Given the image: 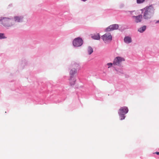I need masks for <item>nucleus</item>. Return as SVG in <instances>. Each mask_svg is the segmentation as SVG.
<instances>
[{
  "label": "nucleus",
  "instance_id": "18",
  "mask_svg": "<svg viewBox=\"0 0 159 159\" xmlns=\"http://www.w3.org/2000/svg\"><path fill=\"white\" fill-rule=\"evenodd\" d=\"M145 0H136L137 3L138 4H141L144 2Z\"/></svg>",
  "mask_w": 159,
  "mask_h": 159
},
{
  "label": "nucleus",
  "instance_id": "19",
  "mask_svg": "<svg viewBox=\"0 0 159 159\" xmlns=\"http://www.w3.org/2000/svg\"><path fill=\"white\" fill-rule=\"evenodd\" d=\"M114 60H125V59L123 58L118 56L116 57Z\"/></svg>",
  "mask_w": 159,
  "mask_h": 159
},
{
  "label": "nucleus",
  "instance_id": "9",
  "mask_svg": "<svg viewBox=\"0 0 159 159\" xmlns=\"http://www.w3.org/2000/svg\"><path fill=\"white\" fill-rule=\"evenodd\" d=\"M76 79L75 76H70L69 79V83L70 86L74 85L75 83Z\"/></svg>",
  "mask_w": 159,
  "mask_h": 159
},
{
  "label": "nucleus",
  "instance_id": "16",
  "mask_svg": "<svg viewBox=\"0 0 159 159\" xmlns=\"http://www.w3.org/2000/svg\"><path fill=\"white\" fill-rule=\"evenodd\" d=\"M7 37L5 35V34L3 33H0V39H6Z\"/></svg>",
  "mask_w": 159,
  "mask_h": 159
},
{
  "label": "nucleus",
  "instance_id": "17",
  "mask_svg": "<svg viewBox=\"0 0 159 159\" xmlns=\"http://www.w3.org/2000/svg\"><path fill=\"white\" fill-rule=\"evenodd\" d=\"M120 117V120H123V119H124L125 117V115L124 114H119Z\"/></svg>",
  "mask_w": 159,
  "mask_h": 159
},
{
  "label": "nucleus",
  "instance_id": "23",
  "mask_svg": "<svg viewBox=\"0 0 159 159\" xmlns=\"http://www.w3.org/2000/svg\"><path fill=\"white\" fill-rule=\"evenodd\" d=\"M155 23L156 24H157V23H159V20H157Z\"/></svg>",
  "mask_w": 159,
  "mask_h": 159
},
{
  "label": "nucleus",
  "instance_id": "3",
  "mask_svg": "<svg viewBox=\"0 0 159 159\" xmlns=\"http://www.w3.org/2000/svg\"><path fill=\"white\" fill-rule=\"evenodd\" d=\"M84 43L82 38L80 37L75 38L72 41V45L75 48L81 46Z\"/></svg>",
  "mask_w": 159,
  "mask_h": 159
},
{
  "label": "nucleus",
  "instance_id": "24",
  "mask_svg": "<svg viewBox=\"0 0 159 159\" xmlns=\"http://www.w3.org/2000/svg\"><path fill=\"white\" fill-rule=\"evenodd\" d=\"M80 0L82 1H83V2H85V1H87V0Z\"/></svg>",
  "mask_w": 159,
  "mask_h": 159
},
{
  "label": "nucleus",
  "instance_id": "20",
  "mask_svg": "<svg viewBox=\"0 0 159 159\" xmlns=\"http://www.w3.org/2000/svg\"><path fill=\"white\" fill-rule=\"evenodd\" d=\"M122 12H123L124 13H125L126 14H128L130 12L131 13H132L133 11H121Z\"/></svg>",
  "mask_w": 159,
  "mask_h": 159
},
{
  "label": "nucleus",
  "instance_id": "5",
  "mask_svg": "<svg viewBox=\"0 0 159 159\" xmlns=\"http://www.w3.org/2000/svg\"><path fill=\"white\" fill-rule=\"evenodd\" d=\"M108 35L106 33L102 36V39L104 41L109 40L111 41L112 39V36L110 33H109Z\"/></svg>",
  "mask_w": 159,
  "mask_h": 159
},
{
  "label": "nucleus",
  "instance_id": "13",
  "mask_svg": "<svg viewBox=\"0 0 159 159\" xmlns=\"http://www.w3.org/2000/svg\"><path fill=\"white\" fill-rule=\"evenodd\" d=\"M147 29V26L144 25L138 28V31L140 33H143Z\"/></svg>",
  "mask_w": 159,
  "mask_h": 159
},
{
  "label": "nucleus",
  "instance_id": "7",
  "mask_svg": "<svg viewBox=\"0 0 159 159\" xmlns=\"http://www.w3.org/2000/svg\"><path fill=\"white\" fill-rule=\"evenodd\" d=\"M133 17L135 18V22L136 23H138L139 22H141L142 21V20L143 18V15L142 14L139 15L137 16H134Z\"/></svg>",
  "mask_w": 159,
  "mask_h": 159
},
{
  "label": "nucleus",
  "instance_id": "21",
  "mask_svg": "<svg viewBox=\"0 0 159 159\" xmlns=\"http://www.w3.org/2000/svg\"><path fill=\"white\" fill-rule=\"evenodd\" d=\"M124 7V5L123 3H121L120 4L119 7L120 8H121Z\"/></svg>",
  "mask_w": 159,
  "mask_h": 159
},
{
  "label": "nucleus",
  "instance_id": "25",
  "mask_svg": "<svg viewBox=\"0 0 159 159\" xmlns=\"http://www.w3.org/2000/svg\"><path fill=\"white\" fill-rule=\"evenodd\" d=\"M12 6V4H10L9 5V6Z\"/></svg>",
  "mask_w": 159,
  "mask_h": 159
},
{
  "label": "nucleus",
  "instance_id": "4",
  "mask_svg": "<svg viewBox=\"0 0 159 159\" xmlns=\"http://www.w3.org/2000/svg\"><path fill=\"white\" fill-rule=\"evenodd\" d=\"M119 25L117 24H114L111 25L106 28L105 31L106 32H109L118 29Z\"/></svg>",
  "mask_w": 159,
  "mask_h": 159
},
{
  "label": "nucleus",
  "instance_id": "14",
  "mask_svg": "<svg viewBox=\"0 0 159 159\" xmlns=\"http://www.w3.org/2000/svg\"><path fill=\"white\" fill-rule=\"evenodd\" d=\"M23 17L21 16H15L14 17V20L16 22H22Z\"/></svg>",
  "mask_w": 159,
  "mask_h": 159
},
{
  "label": "nucleus",
  "instance_id": "11",
  "mask_svg": "<svg viewBox=\"0 0 159 159\" xmlns=\"http://www.w3.org/2000/svg\"><path fill=\"white\" fill-rule=\"evenodd\" d=\"M121 61L122 60H114L113 64L111 63H107V65L109 66V67L111 66L112 64L114 66H118L120 65Z\"/></svg>",
  "mask_w": 159,
  "mask_h": 159
},
{
  "label": "nucleus",
  "instance_id": "8",
  "mask_svg": "<svg viewBox=\"0 0 159 159\" xmlns=\"http://www.w3.org/2000/svg\"><path fill=\"white\" fill-rule=\"evenodd\" d=\"M74 66H72V67L70 70L69 74L70 76H74L75 74L77 72V69L73 67Z\"/></svg>",
  "mask_w": 159,
  "mask_h": 159
},
{
  "label": "nucleus",
  "instance_id": "1",
  "mask_svg": "<svg viewBox=\"0 0 159 159\" xmlns=\"http://www.w3.org/2000/svg\"><path fill=\"white\" fill-rule=\"evenodd\" d=\"M155 10L152 5L147 6L141 9V14H143V18L146 20L150 19L154 14Z\"/></svg>",
  "mask_w": 159,
  "mask_h": 159
},
{
  "label": "nucleus",
  "instance_id": "15",
  "mask_svg": "<svg viewBox=\"0 0 159 159\" xmlns=\"http://www.w3.org/2000/svg\"><path fill=\"white\" fill-rule=\"evenodd\" d=\"M87 51L89 55L91 54L93 52V49L90 46H89L88 47Z\"/></svg>",
  "mask_w": 159,
  "mask_h": 159
},
{
  "label": "nucleus",
  "instance_id": "6",
  "mask_svg": "<svg viewBox=\"0 0 159 159\" xmlns=\"http://www.w3.org/2000/svg\"><path fill=\"white\" fill-rule=\"evenodd\" d=\"M128 111L127 107H122L119 109L118 114H125L128 112Z\"/></svg>",
  "mask_w": 159,
  "mask_h": 159
},
{
  "label": "nucleus",
  "instance_id": "2",
  "mask_svg": "<svg viewBox=\"0 0 159 159\" xmlns=\"http://www.w3.org/2000/svg\"><path fill=\"white\" fill-rule=\"evenodd\" d=\"M11 18L6 17H0V22H1V24L3 26L6 27L7 29H9L13 26L14 24V22L12 21H10Z\"/></svg>",
  "mask_w": 159,
  "mask_h": 159
},
{
  "label": "nucleus",
  "instance_id": "12",
  "mask_svg": "<svg viewBox=\"0 0 159 159\" xmlns=\"http://www.w3.org/2000/svg\"><path fill=\"white\" fill-rule=\"evenodd\" d=\"M91 38L93 39L98 40L100 39V35L99 33L94 34L91 36Z\"/></svg>",
  "mask_w": 159,
  "mask_h": 159
},
{
  "label": "nucleus",
  "instance_id": "10",
  "mask_svg": "<svg viewBox=\"0 0 159 159\" xmlns=\"http://www.w3.org/2000/svg\"><path fill=\"white\" fill-rule=\"evenodd\" d=\"M124 41L125 43L129 44L132 42V39L129 36H125L124 39Z\"/></svg>",
  "mask_w": 159,
  "mask_h": 159
},
{
  "label": "nucleus",
  "instance_id": "22",
  "mask_svg": "<svg viewBox=\"0 0 159 159\" xmlns=\"http://www.w3.org/2000/svg\"><path fill=\"white\" fill-rule=\"evenodd\" d=\"M154 153H155L158 155H159V152H156Z\"/></svg>",
  "mask_w": 159,
  "mask_h": 159
}]
</instances>
